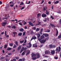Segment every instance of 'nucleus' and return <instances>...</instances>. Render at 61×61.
<instances>
[{"instance_id":"58836bf2","label":"nucleus","mask_w":61,"mask_h":61,"mask_svg":"<svg viewBox=\"0 0 61 61\" xmlns=\"http://www.w3.org/2000/svg\"><path fill=\"white\" fill-rule=\"evenodd\" d=\"M19 25H20L21 26H22L23 25V24H22V23H21V22H20L19 23Z\"/></svg>"},{"instance_id":"20e7f679","label":"nucleus","mask_w":61,"mask_h":61,"mask_svg":"<svg viewBox=\"0 0 61 61\" xmlns=\"http://www.w3.org/2000/svg\"><path fill=\"white\" fill-rule=\"evenodd\" d=\"M46 40L45 39V40H42L41 41H39L41 43V44H43L44 43H45V42H46Z\"/></svg>"},{"instance_id":"6ab92c4d","label":"nucleus","mask_w":61,"mask_h":61,"mask_svg":"<svg viewBox=\"0 0 61 61\" xmlns=\"http://www.w3.org/2000/svg\"><path fill=\"white\" fill-rule=\"evenodd\" d=\"M24 30V29L22 28H21V29H20L19 30L20 31V32H23Z\"/></svg>"},{"instance_id":"473e14b6","label":"nucleus","mask_w":61,"mask_h":61,"mask_svg":"<svg viewBox=\"0 0 61 61\" xmlns=\"http://www.w3.org/2000/svg\"><path fill=\"white\" fill-rule=\"evenodd\" d=\"M11 28L12 29L14 28V29H15V28H16V27H15V26H13Z\"/></svg>"},{"instance_id":"393cba45","label":"nucleus","mask_w":61,"mask_h":61,"mask_svg":"<svg viewBox=\"0 0 61 61\" xmlns=\"http://www.w3.org/2000/svg\"><path fill=\"white\" fill-rule=\"evenodd\" d=\"M50 25L51 26H52V27H54V28H55V27H56V26L53 24H51Z\"/></svg>"},{"instance_id":"338daca9","label":"nucleus","mask_w":61,"mask_h":61,"mask_svg":"<svg viewBox=\"0 0 61 61\" xmlns=\"http://www.w3.org/2000/svg\"><path fill=\"white\" fill-rule=\"evenodd\" d=\"M13 6L14 5H10V6H11V7H13Z\"/></svg>"},{"instance_id":"774afa93","label":"nucleus","mask_w":61,"mask_h":61,"mask_svg":"<svg viewBox=\"0 0 61 61\" xmlns=\"http://www.w3.org/2000/svg\"><path fill=\"white\" fill-rule=\"evenodd\" d=\"M45 57H48V56H45Z\"/></svg>"},{"instance_id":"a18cd8bd","label":"nucleus","mask_w":61,"mask_h":61,"mask_svg":"<svg viewBox=\"0 0 61 61\" xmlns=\"http://www.w3.org/2000/svg\"><path fill=\"white\" fill-rule=\"evenodd\" d=\"M46 11V8H45V7H44L43 8V10L44 11Z\"/></svg>"},{"instance_id":"2eb2a0df","label":"nucleus","mask_w":61,"mask_h":61,"mask_svg":"<svg viewBox=\"0 0 61 61\" xmlns=\"http://www.w3.org/2000/svg\"><path fill=\"white\" fill-rule=\"evenodd\" d=\"M43 29L42 28L41 29V30H40V34L41 35H42V31H43Z\"/></svg>"},{"instance_id":"6e6552de","label":"nucleus","mask_w":61,"mask_h":61,"mask_svg":"<svg viewBox=\"0 0 61 61\" xmlns=\"http://www.w3.org/2000/svg\"><path fill=\"white\" fill-rule=\"evenodd\" d=\"M43 35L45 37H48L49 36V35L48 34L44 33L43 34Z\"/></svg>"},{"instance_id":"9b49d317","label":"nucleus","mask_w":61,"mask_h":61,"mask_svg":"<svg viewBox=\"0 0 61 61\" xmlns=\"http://www.w3.org/2000/svg\"><path fill=\"white\" fill-rule=\"evenodd\" d=\"M41 16L43 17H46V15L44 13H43L41 15Z\"/></svg>"},{"instance_id":"49530a36","label":"nucleus","mask_w":61,"mask_h":61,"mask_svg":"<svg viewBox=\"0 0 61 61\" xmlns=\"http://www.w3.org/2000/svg\"><path fill=\"white\" fill-rule=\"evenodd\" d=\"M24 41V40H23L22 41H20V43H23Z\"/></svg>"},{"instance_id":"aec40b11","label":"nucleus","mask_w":61,"mask_h":61,"mask_svg":"<svg viewBox=\"0 0 61 61\" xmlns=\"http://www.w3.org/2000/svg\"><path fill=\"white\" fill-rule=\"evenodd\" d=\"M32 57V60H36V58H37L36 57Z\"/></svg>"},{"instance_id":"dca6fc26","label":"nucleus","mask_w":61,"mask_h":61,"mask_svg":"<svg viewBox=\"0 0 61 61\" xmlns=\"http://www.w3.org/2000/svg\"><path fill=\"white\" fill-rule=\"evenodd\" d=\"M37 45L36 44H33V47H37Z\"/></svg>"},{"instance_id":"4468645a","label":"nucleus","mask_w":61,"mask_h":61,"mask_svg":"<svg viewBox=\"0 0 61 61\" xmlns=\"http://www.w3.org/2000/svg\"><path fill=\"white\" fill-rule=\"evenodd\" d=\"M22 22L23 23V25H26V22L24 20H23Z\"/></svg>"},{"instance_id":"5fc2aeb1","label":"nucleus","mask_w":61,"mask_h":61,"mask_svg":"<svg viewBox=\"0 0 61 61\" xmlns=\"http://www.w3.org/2000/svg\"><path fill=\"white\" fill-rule=\"evenodd\" d=\"M19 61H22V59H19V60H18Z\"/></svg>"},{"instance_id":"4c0bfd02","label":"nucleus","mask_w":61,"mask_h":61,"mask_svg":"<svg viewBox=\"0 0 61 61\" xmlns=\"http://www.w3.org/2000/svg\"><path fill=\"white\" fill-rule=\"evenodd\" d=\"M16 59H13V60H11L10 61H16Z\"/></svg>"},{"instance_id":"bf43d9fd","label":"nucleus","mask_w":61,"mask_h":61,"mask_svg":"<svg viewBox=\"0 0 61 61\" xmlns=\"http://www.w3.org/2000/svg\"><path fill=\"white\" fill-rule=\"evenodd\" d=\"M52 46L53 47H54V48H55V47H56V45H53Z\"/></svg>"},{"instance_id":"7c9ffc66","label":"nucleus","mask_w":61,"mask_h":61,"mask_svg":"<svg viewBox=\"0 0 61 61\" xmlns=\"http://www.w3.org/2000/svg\"><path fill=\"white\" fill-rule=\"evenodd\" d=\"M56 36H58V30H56Z\"/></svg>"},{"instance_id":"ea45409f","label":"nucleus","mask_w":61,"mask_h":61,"mask_svg":"<svg viewBox=\"0 0 61 61\" xmlns=\"http://www.w3.org/2000/svg\"><path fill=\"white\" fill-rule=\"evenodd\" d=\"M13 34L14 35H15L16 34H17V32H13Z\"/></svg>"},{"instance_id":"1a4fd4ad","label":"nucleus","mask_w":61,"mask_h":61,"mask_svg":"<svg viewBox=\"0 0 61 61\" xmlns=\"http://www.w3.org/2000/svg\"><path fill=\"white\" fill-rule=\"evenodd\" d=\"M51 54L52 55H54L55 54V51L54 50H52L51 52Z\"/></svg>"},{"instance_id":"09e8293b","label":"nucleus","mask_w":61,"mask_h":61,"mask_svg":"<svg viewBox=\"0 0 61 61\" xmlns=\"http://www.w3.org/2000/svg\"><path fill=\"white\" fill-rule=\"evenodd\" d=\"M12 4H14V2H12V1H10V4H12Z\"/></svg>"},{"instance_id":"39448f33","label":"nucleus","mask_w":61,"mask_h":61,"mask_svg":"<svg viewBox=\"0 0 61 61\" xmlns=\"http://www.w3.org/2000/svg\"><path fill=\"white\" fill-rule=\"evenodd\" d=\"M1 24L2 26H5L6 25V23L5 22H3Z\"/></svg>"},{"instance_id":"e2e57ef3","label":"nucleus","mask_w":61,"mask_h":61,"mask_svg":"<svg viewBox=\"0 0 61 61\" xmlns=\"http://www.w3.org/2000/svg\"><path fill=\"white\" fill-rule=\"evenodd\" d=\"M48 4H51V2L50 1H49L48 2Z\"/></svg>"},{"instance_id":"f03ea898","label":"nucleus","mask_w":61,"mask_h":61,"mask_svg":"<svg viewBox=\"0 0 61 61\" xmlns=\"http://www.w3.org/2000/svg\"><path fill=\"white\" fill-rule=\"evenodd\" d=\"M58 48H56V49L55 51L59 53V52H60V51H61V47H60L59 46L58 47Z\"/></svg>"},{"instance_id":"603ef678","label":"nucleus","mask_w":61,"mask_h":61,"mask_svg":"<svg viewBox=\"0 0 61 61\" xmlns=\"http://www.w3.org/2000/svg\"><path fill=\"white\" fill-rule=\"evenodd\" d=\"M30 34L31 35H32V34H34V32L33 31H31L30 33Z\"/></svg>"},{"instance_id":"5701e85b","label":"nucleus","mask_w":61,"mask_h":61,"mask_svg":"<svg viewBox=\"0 0 61 61\" xmlns=\"http://www.w3.org/2000/svg\"><path fill=\"white\" fill-rule=\"evenodd\" d=\"M12 50V48L10 47H8L7 48V50H8V51H10Z\"/></svg>"},{"instance_id":"79ce46f5","label":"nucleus","mask_w":61,"mask_h":61,"mask_svg":"<svg viewBox=\"0 0 61 61\" xmlns=\"http://www.w3.org/2000/svg\"><path fill=\"white\" fill-rule=\"evenodd\" d=\"M25 32H23V36H24L25 35Z\"/></svg>"},{"instance_id":"f257e3e1","label":"nucleus","mask_w":61,"mask_h":61,"mask_svg":"<svg viewBox=\"0 0 61 61\" xmlns=\"http://www.w3.org/2000/svg\"><path fill=\"white\" fill-rule=\"evenodd\" d=\"M31 57H33L34 56H37V59L39 57H40V55L39 53L37 52L35 54H34V53H32L31 54Z\"/></svg>"},{"instance_id":"8fccbe9b","label":"nucleus","mask_w":61,"mask_h":61,"mask_svg":"<svg viewBox=\"0 0 61 61\" xmlns=\"http://www.w3.org/2000/svg\"><path fill=\"white\" fill-rule=\"evenodd\" d=\"M51 18H52V19L53 20V19H54V17H53V16H51Z\"/></svg>"},{"instance_id":"bb28decb","label":"nucleus","mask_w":61,"mask_h":61,"mask_svg":"<svg viewBox=\"0 0 61 61\" xmlns=\"http://www.w3.org/2000/svg\"><path fill=\"white\" fill-rule=\"evenodd\" d=\"M40 34H38L37 36V38H39L40 37Z\"/></svg>"},{"instance_id":"052dcab7","label":"nucleus","mask_w":61,"mask_h":61,"mask_svg":"<svg viewBox=\"0 0 61 61\" xmlns=\"http://www.w3.org/2000/svg\"><path fill=\"white\" fill-rule=\"evenodd\" d=\"M15 49H14L13 50V51H12V52H15Z\"/></svg>"},{"instance_id":"f8f14e48","label":"nucleus","mask_w":61,"mask_h":61,"mask_svg":"<svg viewBox=\"0 0 61 61\" xmlns=\"http://www.w3.org/2000/svg\"><path fill=\"white\" fill-rule=\"evenodd\" d=\"M29 23L30 25H31V26H34V25L31 22H29Z\"/></svg>"},{"instance_id":"f3484780","label":"nucleus","mask_w":61,"mask_h":61,"mask_svg":"<svg viewBox=\"0 0 61 61\" xmlns=\"http://www.w3.org/2000/svg\"><path fill=\"white\" fill-rule=\"evenodd\" d=\"M21 46H19L17 50L18 51H19L20 49H21Z\"/></svg>"},{"instance_id":"2f4dec72","label":"nucleus","mask_w":61,"mask_h":61,"mask_svg":"<svg viewBox=\"0 0 61 61\" xmlns=\"http://www.w3.org/2000/svg\"><path fill=\"white\" fill-rule=\"evenodd\" d=\"M49 46L50 48H52L53 47V45L52 44L50 45H49Z\"/></svg>"},{"instance_id":"9d476101","label":"nucleus","mask_w":61,"mask_h":61,"mask_svg":"<svg viewBox=\"0 0 61 61\" xmlns=\"http://www.w3.org/2000/svg\"><path fill=\"white\" fill-rule=\"evenodd\" d=\"M36 39V37L35 36H33L31 40V41H32L33 39L35 40V39Z\"/></svg>"},{"instance_id":"72a5a7b5","label":"nucleus","mask_w":61,"mask_h":61,"mask_svg":"<svg viewBox=\"0 0 61 61\" xmlns=\"http://www.w3.org/2000/svg\"><path fill=\"white\" fill-rule=\"evenodd\" d=\"M5 46L4 47V48H6L7 46V45H4Z\"/></svg>"},{"instance_id":"f704fd0d","label":"nucleus","mask_w":61,"mask_h":61,"mask_svg":"<svg viewBox=\"0 0 61 61\" xmlns=\"http://www.w3.org/2000/svg\"><path fill=\"white\" fill-rule=\"evenodd\" d=\"M11 21L12 22H13V21H17V20L16 19H15V20H11Z\"/></svg>"},{"instance_id":"a878e982","label":"nucleus","mask_w":61,"mask_h":61,"mask_svg":"<svg viewBox=\"0 0 61 61\" xmlns=\"http://www.w3.org/2000/svg\"><path fill=\"white\" fill-rule=\"evenodd\" d=\"M29 47H31L32 46V45L31 44V42H30L29 43Z\"/></svg>"},{"instance_id":"ddd939ff","label":"nucleus","mask_w":61,"mask_h":61,"mask_svg":"<svg viewBox=\"0 0 61 61\" xmlns=\"http://www.w3.org/2000/svg\"><path fill=\"white\" fill-rule=\"evenodd\" d=\"M29 23L30 25H31V26H34V25L31 22H29Z\"/></svg>"},{"instance_id":"a211bd4d","label":"nucleus","mask_w":61,"mask_h":61,"mask_svg":"<svg viewBox=\"0 0 61 61\" xmlns=\"http://www.w3.org/2000/svg\"><path fill=\"white\" fill-rule=\"evenodd\" d=\"M49 12L47 10H46V15H49Z\"/></svg>"},{"instance_id":"37998d69","label":"nucleus","mask_w":61,"mask_h":61,"mask_svg":"<svg viewBox=\"0 0 61 61\" xmlns=\"http://www.w3.org/2000/svg\"><path fill=\"white\" fill-rule=\"evenodd\" d=\"M15 58H16V59L18 60V59H19V57H15Z\"/></svg>"},{"instance_id":"864d4df0","label":"nucleus","mask_w":61,"mask_h":61,"mask_svg":"<svg viewBox=\"0 0 61 61\" xmlns=\"http://www.w3.org/2000/svg\"><path fill=\"white\" fill-rule=\"evenodd\" d=\"M7 27H9V28H11V26L9 25H8V26H7Z\"/></svg>"},{"instance_id":"680f3d73","label":"nucleus","mask_w":61,"mask_h":61,"mask_svg":"<svg viewBox=\"0 0 61 61\" xmlns=\"http://www.w3.org/2000/svg\"><path fill=\"white\" fill-rule=\"evenodd\" d=\"M24 49H25V48H24V47H22V49L21 50H22L23 51L24 50Z\"/></svg>"},{"instance_id":"c03bdc74","label":"nucleus","mask_w":61,"mask_h":61,"mask_svg":"<svg viewBox=\"0 0 61 61\" xmlns=\"http://www.w3.org/2000/svg\"><path fill=\"white\" fill-rule=\"evenodd\" d=\"M44 0H42L41 1V4H43V3H44Z\"/></svg>"},{"instance_id":"412c9836","label":"nucleus","mask_w":61,"mask_h":61,"mask_svg":"<svg viewBox=\"0 0 61 61\" xmlns=\"http://www.w3.org/2000/svg\"><path fill=\"white\" fill-rule=\"evenodd\" d=\"M37 15L38 18H39V17H40V16H41V14H40V13L38 14H37Z\"/></svg>"},{"instance_id":"4be33fe9","label":"nucleus","mask_w":61,"mask_h":61,"mask_svg":"<svg viewBox=\"0 0 61 61\" xmlns=\"http://www.w3.org/2000/svg\"><path fill=\"white\" fill-rule=\"evenodd\" d=\"M61 38V33H60V35L59 36H58V39H60Z\"/></svg>"},{"instance_id":"c756f323","label":"nucleus","mask_w":61,"mask_h":61,"mask_svg":"<svg viewBox=\"0 0 61 61\" xmlns=\"http://www.w3.org/2000/svg\"><path fill=\"white\" fill-rule=\"evenodd\" d=\"M59 3V1L57 0L56 1V2H55L54 3L55 4H58Z\"/></svg>"},{"instance_id":"423d86ee","label":"nucleus","mask_w":61,"mask_h":61,"mask_svg":"<svg viewBox=\"0 0 61 61\" xmlns=\"http://www.w3.org/2000/svg\"><path fill=\"white\" fill-rule=\"evenodd\" d=\"M45 54H47H47H50V51H45Z\"/></svg>"},{"instance_id":"c9c22d12","label":"nucleus","mask_w":61,"mask_h":61,"mask_svg":"<svg viewBox=\"0 0 61 61\" xmlns=\"http://www.w3.org/2000/svg\"><path fill=\"white\" fill-rule=\"evenodd\" d=\"M39 30H40V29H38V28H37L36 29V31H39Z\"/></svg>"},{"instance_id":"de8ad7c7","label":"nucleus","mask_w":61,"mask_h":61,"mask_svg":"<svg viewBox=\"0 0 61 61\" xmlns=\"http://www.w3.org/2000/svg\"><path fill=\"white\" fill-rule=\"evenodd\" d=\"M15 43L16 45L17 46V45H18V42L16 41L15 42Z\"/></svg>"},{"instance_id":"69168bd1","label":"nucleus","mask_w":61,"mask_h":61,"mask_svg":"<svg viewBox=\"0 0 61 61\" xmlns=\"http://www.w3.org/2000/svg\"><path fill=\"white\" fill-rule=\"evenodd\" d=\"M25 29H26L27 28V27L26 26H25Z\"/></svg>"},{"instance_id":"e433bc0d","label":"nucleus","mask_w":61,"mask_h":61,"mask_svg":"<svg viewBox=\"0 0 61 61\" xmlns=\"http://www.w3.org/2000/svg\"><path fill=\"white\" fill-rule=\"evenodd\" d=\"M16 45H15L14 44V46H13V48H15V47H16Z\"/></svg>"},{"instance_id":"4d7b16f0","label":"nucleus","mask_w":61,"mask_h":61,"mask_svg":"<svg viewBox=\"0 0 61 61\" xmlns=\"http://www.w3.org/2000/svg\"><path fill=\"white\" fill-rule=\"evenodd\" d=\"M5 60L6 61H9V60H8V59H7V58H6Z\"/></svg>"},{"instance_id":"a19ab883","label":"nucleus","mask_w":61,"mask_h":61,"mask_svg":"<svg viewBox=\"0 0 61 61\" xmlns=\"http://www.w3.org/2000/svg\"><path fill=\"white\" fill-rule=\"evenodd\" d=\"M39 23H38V24H36V25H40V24L41 22H40L39 21Z\"/></svg>"},{"instance_id":"0e129e2a","label":"nucleus","mask_w":61,"mask_h":61,"mask_svg":"<svg viewBox=\"0 0 61 61\" xmlns=\"http://www.w3.org/2000/svg\"><path fill=\"white\" fill-rule=\"evenodd\" d=\"M54 58H55V59H58V57H55Z\"/></svg>"},{"instance_id":"3c124183","label":"nucleus","mask_w":61,"mask_h":61,"mask_svg":"<svg viewBox=\"0 0 61 61\" xmlns=\"http://www.w3.org/2000/svg\"><path fill=\"white\" fill-rule=\"evenodd\" d=\"M24 5V3H23V2H21V4H20V5Z\"/></svg>"},{"instance_id":"b1692460","label":"nucleus","mask_w":61,"mask_h":61,"mask_svg":"<svg viewBox=\"0 0 61 61\" xmlns=\"http://www.w3.org/2000/svg\"><path fill=\"white\" fill-rule=\"evenodd\" d=\"M25 51H24L23 53H22L21 54V56H24V55H25Z\"/></svg>"},{"instance_id":"7ed1b4c3","label":"nucleus","mask_w":61,"mask_h":61,"mask_svg":"<svg viewBox=\"0 0 61 61\" xmlns=\"http://www.w3.org/2000/svg\"><path fill=\"white\" fill-rule=\"evenodd\" d=\"M40 37V39L39 38L38 39V40H39V41H40V40H41L42 39H43V38H45V37L44 36V35H42Z\"/></svg>"},{"instance_id":"c85d7f7f","label":"nucleus","mask_w":61,"mask_h":61,"mask_svg":"<svg viewBox=\"0 0 61 61\" xmlns=\"http://www.w3.org/2000/svg\"><path fill=\"white\" fill-rule=\"evenodd\" d=\"M9 46H13V43H9Z\"/></svg>"},{"instance_id":"13d9d810","label":"nucleus","mask_w":61,"mask_h":61,"mask_svg":"<svg viewBox=\"0 0 61 61\" xmlns=\"http://www.w3.org/2000/svg\"><path fill=\"white\" fill-rule=\"evenodd\" d=\"M23 51V50H21L20 51V53H21Z\"/></svg>"},{"instance_id":"0eeeda50","label":"nucleus","mask_w":61,"mask_h":61,"mask_svg":"<svg viewBox=\"0 0 61 61\" xmlns=\"http://www.w3.org/2000/svg\"><path fill=\"white\" fill-rule=\"evenodd\" d=\"M30 51H27L26 52V53H27L26 54V56H28V55H29V53H30Z\"/></svg>"},{"instance_id":"cd10ccee","label":"nucleus","mask_w":61,"mask_h":61,"mask_svg":"<svg viewBox=\"0 0 61 61\" xmlns=\"http://www.w3.org/2000/svg\"><path fill=\"white\" fill-rule=\"evenodd\" d=\"M22 35V33L21 32H20L18 34V36H21Z\"/></svg>"},{"instance_id":"6e6d98bb","label":"nucleus","mask_w":61,"mask_h":61,"mask_svg":"<svg viewBox=\"0 0 61 61\" xmlns=\"http://www.w3.org/2000/svg\"><path fill=\"white\" fill-rule=\"evenodd\" d=\"M36 30V27H34L33 30Z\"/></svg>"}]
</instances>
